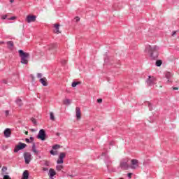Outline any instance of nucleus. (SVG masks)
<instances>
[{"mask_svg": "<svg viewBox=\"0 0 179 179\" xmlns=\"http://www.w3.org/2000/svg\"><path fill=\"white\" fill-rule=\"evenodd\" d=\"M145 52L149 54L151 59H157L159 57V46L147 45L145 49Z\"/></svg>", "mask_w": 179, "mask_h": 179, "instance_id": "f257e3e1", "label": "nucleus"}, {"mask_svg": "<svg viewBox=\"0 0 179 179\" xmlns=\"http://www.w3.org/2000/svg\"><path fill=\"white\" fill-rule=\"evenodd\" d=\"M19 56L21 58V64L27 65L29 64V58H30V54L23 51V50H18Z\"/></svg>", "mask_w": 179, "mask_h": 179, "instance_id": "f03ea898", "label": "nucleus"}, {"mask_svg": "<svg viewBox=\"0 0 179 179\" xmlns=\"http://www.w3.org/2000/svg\"><path fill=\"white\" fill-rule=\"evenodd\" d=\"M128 159H123L120 162L119 167L121 169V170H128L129 169V164H128Z\"/></svg>", "mask_w": 179, "mask_h": 179, "instance_id": "7ed1b4c3", "label": "nucleus"}, {"mask_svg": "<svg viewBox=\"0 0 179 179\" xmlns=\"http://www.w3.org/2000/svg\"><path fill=\"white\" fill-rule=\"evenodd\" d=\"M36 138L37 139H41V141H45V138H47V134H45V130L41 129Z\"/></svg>", "mask_w": 179, "mask_h": 179, "instance_id": "20e7f679", "label": "nucleus"}, {"mask_svg": "<svg viewBox=\"0 0 179 179\" xmlns=\"http://www.w3.org/2000/svg\"><path fill=\"white\" fill-rule=\"evenodd\" d=\"M27 145H26L25 143H23L22 142H20L18 143V145H15V148H14V153H17V152H19V150H22L23 149H24V148H27Z\"/></svg>", "mask_w": 179, "mask_h": 179, "instance_id": "39448f33", "label": "nucleus"}, {"mask_svg": "<svg viewBox=\"0 0 179 179\" xmlns=\"http://www.w3.org/2000/svg\"><path fill=\"white\" fill-rule=\"evenodd\" d=\"M24 159L25 163L27 164H30V162H31V160L33 159L31 153L27 152H24Z\"/></svg>", "mask_w": 179, "mask_h": 179, "instance_id": "423d86ee", "label": "nucleus"}, {"mask_svg": "<svg viewBox=\"0 0 179 179\" xmlns=\"http://www.w3.org/2000/svg\"><path fill=\"white\" fill-rule=\"evenodd\" d=\"M146 83L148 86H155L156 85V78L149 76Z\"/></svg>", "mask_w": 179, "mask_h": 179, "instance_id": "0eeeda50", "label": "nucleus"}, {"mask_svg": "<svg viewBox=\"0 0 179 179\" xmlns=\"http://www.w3.org/2000/svg\"><path fill=\"white\" fill-rule=\"evenodd\" d=\"M66 156L65 152H61L59 156V159L57 161V164H62L64 163V158Z\"/></svg>", "mask_w": 179, "mask_h": 179, "instance_id": "6e6552de", "label": "nucleus"}, {"mask_svg": "<svg viewBox=\"0 0 179 179\" xmlns=\"http://www.w3.org/2000/svg\"><path fill=\"white\" fill-rule=\"evenodd\" d=\"M37 19V17L36 15H27L25 20L27 23H31L34 22Z\"/></svg>", "mask_w": 179, "mask_h": 179, "instance_id": "1a4fd4ad", "label": "nucleus"}, {"mask_svg": "<svg viewBox=\"0 0 179 179\" xmlns=\"http://www.w3.org/2000/svg\"><path fill=\"white\" fill-rule=\"evenodd\" d=\"M138 163L139 162L137 159H131V169L135 170V169L139 166Z\"/></svg>", "mask_w": 179, "mask_h": 179, "instance_id": "9d476101", "label": "nucleus"}, {"mask_svg": "<svg viewBox=\"0 0 179 179\" xmlns=\"http://www.w3.org/2000/svg\"><path fill=\"white\" fill-rule=\"evenodd\" d=\"M76 117L77 120H80L82 118V116L80 115V108L76 107Z\"/></svg>", "mask_w": 179, "mask_h": 179, "instance_id": "9b49d317", "label": "nucleus"}, {"mask_svg": "<svg viewBox=\"0 0 179 179\" xmlns=\"http://www.w3.org/2000/svg\"><path fill=\"white\" fill-rule=\"evenodd\" d=\"M48 174H49L50 178H52L54 176L57 175V172H55V170H54L53 169H50L49 170Z\"/></svg>", "mask_w": 179, "mask_h": 179, "instance_id": "f8f14e48", "label": "nucleus"}, {"mask_svg": "<svg viewBox=\"0 0 179 179\" xmlns=\"http://www.w3.org/2000/svg\"><path fill=\"white\" fill-rule=\"evenodd\" d=\"M39 81L41 83L43 86H48V83H47V78H40Z\"/></svg>", "mask_w": 179, "mask_h": 179, "instance_id": "ddd939ff", "label": "nucleus"}, {"mask_svg": "<svg viewBox=\"0 0 179 179\" xmlns=\"http://www.w3.org/2000/svg\"><path fill=\"white\" fill-rule=\"evenodd\" d=\"M4 136L6 138H9L10 136V129H6L4 131Z\"/></svg>", "mask_w": 179, "mask_h": 179, "instance_id": "4468645a", "label": "nucleus"}, {"mask_svg": "<svg viewBox=\"0 0 179 179\" xmlns=\"http://www.w3.org/2000/svg\"><path fill=\"white\" fill-rule=\"evenodd\" d=\"M55 33H56L57 34H59V33H61L59 31V24H55Z\"/></svg>", "mask_w": 179, "mask_h": 179, "instance_id": "2eb2a0df", "label": "nucleus"}, {"mask_svg": "<svg viewBox=\"0 0 179 179\" xmlns=\"http://www.w3.org/2000/svg\"><path fill=\"white\" fill-rule=\"evenodd\" d=\"M15 103H16V104H17V106H19V107H22L23 106V102L22 101L20 98H17L15 100Z\"/></svg>", "mask_w": 179, "mask_h": 179, "instance_id": "dca6fc26", "label": "nucleus"}, {"mask_svg": "<svg viewBox=\"0 0 179 179\" xmlns=\"http://www.w3.org/2000/svg\"><path fill=\"white\" fill-rule=\"evenodd\" d=\"M22 179H29V171H24L22 173Z\"/></svg>", "mask_w": 179, "mask_h": 179, "instance_id": "f3484780", "label": "nucleus"}, {"mask_svg": "<svg viewBox=\"0 0 179 179\" xmlns=\"http://www.w3.org/2000/svg\"><path fill=\"white\" fill-rule=\"evenodd\" d=\"M32 152H34L35 155H38V150L36 149V143H33V145H32Z\"/></svg>", "mask_w": 179, "mask_h": 179, "instance_id": "a211bd4d", "label": "nucleus"}, {"mask_svg": "<svg viewBox=\"0 0 179 179\" xmlns=\"http://www.w3.org/2000/svg\"><path fill=\"white\" fill-rule=\"evenodd\" d=\"M32 152H34L35 155H38V150L36 149V143H33V145H32Z\"/></svg>", "mask_w": 179, "mask_h": 179, "instance_id": "6ab92c4d", "label": "nucleus"}, {"mask_svg": "<svg viewBox=\"0 0 179 179\" xmlns=\"http://www.w3.org/2000/svg\"><path fill=\"white\" fill-rule=\"evenodd\" d=\"M43 166H45L46 167H50L51 166V162L47 160H43Z\"/></svg>", "mask_w": 179, "mask_h": 179, "instance_id": "aec40b11", "label": "nucleus"}, {"mask_svg": "<svg viewBox=\"0 0 179 179\" xmlns=\"http://www.w3.org/2000/svg\"><path fill=\"white\" fill-rule=\"evenodd\" d=\"M145 106H148L150 111H152V110H153V106L150 103V102L149 101L145 102Z\"/></svg>", "mask_w": 179, "mask_h": 179, "instance_id": "412c9836", "label": "nucleus"}, {"mask_svg": "<svg viewBox=\"0 0 179 179\" xmlns=\"http://www.w3.org/2000/svg\"><path fill=\"white\" fill-rule=\"evenodd\" d=\"M0 44H7L8 45H13V41H8V42H6V43H5V42H3V41H0Z\"/></svg>", "mask_w": 179, "mask_h": 179, "instance_id": "4be33fe9", "label": "nucleus"}, {"mask_svg": "<svg viewBox=\"0 0 179 179\" xmlns=\"http://www.w3.org/2000/svg\"><path fill=\"white\" fill-rule=\"evenodd\" d=\"M166 79H168V82H170V78H171V72H167L165 75Z\"/></svg>", "mask_w": 179, "mask_h": 179, "instance_id": "5701e85b", "label": "nucleus"}, {"mask_svg": "<svg viewBox=\"0 0 179 179\" xmlns=\"http://www.w3.org/2000/svg\"><path fill=\"white\" fill-rule=\"evenodd\" d=\"M162 64H163V62L162 60H157L155 65L156 66H162Z\"/></svg>", "mask_w": 179, "mask_h": 179, "instance_id": "b1692460", "label": "nucleus"}, {"mask_svg": "<svg viewBox=\"0 0 179 179\" xmlns=\"http://www.w3.org/2000/svg\"><path fill=\"white\" fill-rule=\"evenodd\" d=\"M64 104H65V106H69L71 104V100L70 99H65L64 101Z\"/></svg>", "mask_w": 179, "mask_h": 179, "instance_id": "393cba45", "label": "nucleus"}, {"mask_svg": "<svg viewBox=\"0 0 179 179\" xmlns=\"http://www.w3.org/2000/svg\"><path fill=\"white\" fill-rule=\"evenodd\" d=\"M80 83L79 82H73L71 85L72 87H76V86H78V85H80Z\"/></svg>", "mask_w": 179, "mask_h": 179, "instance_id": "a878e982", "label": "nucleus"}, {"mask_svg": "<svg viewBox=\"0 0 179 179\" xmlns=\"http://www.w3.org/2000/svg\"><path fill=\"white\" fill-rule=\"evenodd\" d=\"M63 166L62 165H57L56 166V170H57V171H61V170H62Z\"/></svg>", "mask_w": 179, "mask_h": 179, "instance_id": "bb28decb", "label": "nucleus"}, {"mask_svg": "<svg viewBox=\"0 0 179 179\" xmlns=\"http://www.w3.org/2000/svg\"><path fill=\"white\" fill-rule=\"evenodd\" d=\"M50 120L52 121H55V117L54 116V113L52 112L50 113Z\"/></svg>", "mask_w": 179, "mask_h": 179, "instance_id": "cd10ccee", "label": "nucleus"}, {"mask_svg": "<svg viewBox=\"0 0 179 179\" xmlns=\"http://www.w3.org/2000/svg\"><path fill=\"white\" fill-rule=\"evenodd\" d=\"M61 145L56 144L55 145L52 146V149H54L55 150H57V149H59Z\"/></svg>", "mask_w": 179, "mask_h": 179, "instance_id": "c85d7f7f", "label": "nucleus"}, {"mask_svg": "<svg viewBox=\"0 0 179 179\" xmlns=\"http://www.w3.org/2000/svg\"><path fill=\"white\" fill-rule=\"evenodd\" d=\"M50 155H52V156H56L57 152H55L54 150H50Z\"/></svg>", "mask_w": 179, "mask_h": 179, "instance_id": "c756f323", "label": "nucleus"}, {"mask_svg": "<svg viewBox=\"0 0 179 179\" xmlns=\"http://www.w3.org/2000/svg\"><path fill=\"white\" fill-rule=\"evenodd\" d=\"M31 121L33 122V124H34V125H36V124H37V122L36 121V120L34 119V117H32V118L31 119Z\"/></svg>", "mask_w": 179, "mask_h": 179, "instance_id": "7c9ffc66", "label": "nucleus"}, {"mask_svg": "<svg viewBox=\"0 0 179 179\" xmlns=\"http://www.w3.org/2000/svg\"><path fill=\"white\" fill-rule=\"evenodd\" d=\"M37 78H38L39 79H41V78H43V74H41V73H38L37 74Z\"/></svg>", "mask_w": 179, "mask_h": 179, "instance_id": "2f4dec72", "label": "nucleus"}, {"mask_svg": "<svg viewBox=\"0 0 179 179\" xmlns=\"http://www.w3.org/2000/svg\"><path fill=\"white\" fill-rule=\"evenodd\" d=\"M6 170H8V168L6 166H3L1 171H3V173H5V171H6Z\"/></svg>", "mask_w": 179, "mask_h": 179, "instance_id": "473e14b6", "label": "nucleus"}, {"mask_svg": "<svg viewBox=\"0 0 179 179\" xmlns=\"http://www.w3.org/2000/svg\"><path fill=\"white\" fill-rule=\"evenodd\" d=\"M102 156H104L106 159H108V155H107V152H103Z\"/></svg>", "mask_w": 179, "mask_h": 179, "instance_id": "72a5a7b5", "label": "nucleus"}, {"mask_svg": "<svg viewBox=\"0 0 179 179\" xmlns=\"http://www.w3.org/2000/svg\"><path fill=\"white\" fill-rule=\"evenodd\" d=\"M3 179H12V178H10V177L8 175H4L3 176Z\"/></svg>", "mask_w": 179, "mask_h": 179, "instance_id": "f704fd0d", "label": "nucleus"}, {"mask_svg": "<svg viewBox=\"0 0 179 179\" xmlns=\"http://www.w3.org/2000/svg\"><path fill=\"white\" fill-rule=\"evenodd\" d=\"M6 17H8V15H1V19H2L3 20H5V19H6Z\"/></svg>", "mask_w": 179, "mask_h": 179, "instance_id": "c9c22d12", "label": "nucleus"}, {"mask_svg": "<svg viewBox=\"0 0 179 179\" xmlns=\"http://www.w3.org/2000/svg\"><path fill=\"white\" fill-rule=\"evenodd\" d=\"M15 19H16V17L13 16V17H10V18H8V20H15Z\"/></svg>", "mask_w": 179, "mask_h": 179, "instance_id": "e433bc0d", "label": "nucleus"}, {"mask_svg": "<svg viewBox=\"0 0 179 179\" xmlns=\"http://www.w3.org/2000/svg\"><path fill=\"white\" fill-rule=\"evenodd\" d=\"M96 101H97V103H99L100 104V103H103V99H98Z\"/></svg>", "mask_w": 179, "mask_h": 179, "instance_id": "4c0bfd02", "label": "nucleus"}, {"mask_svg": "<svg viewBox=\"0 0 179 179\" xmlns=\"http://www.w3.org/2000/svg\"><path fill=\"white\" fill-rule=\"evenodd\" d=\"M25 141L27 142V143H31V141H30V139L29 138H25Z\"/></svg>", "mask_w": 179, "mask_h": 179, "instance_id": "58836bf2", "label": "nucleus"}, {"mask_svg": "<svg viewBox=\"0 0 179 179\" xmlns=\"http://www.w3.org/2000/svg\"><path fill=\"white\" fill-rule=\"evenodd\" d=\"M43 171H48V168L43 167Z\"/></svg>", "mask_w": 179, "mask_h": 179, "instance_id": "ea45409f", "label": "nucleus"}, {"mask_svg": "<svg viewBox=\"0 0 179 179\" xmlns=\"http://www.w3.org/2000/svg\"><path fill=\"white\" fill-rule=\"evenodd\" d=\"M75 20H76V22H79V20H80V18L79 17H76Z\"/></svg>", "mask_w": 179, "mask_h": 179, "instance_id": "a19ab883", "label": "nucleus"}, {"mask_svg": "<svg viewBox=\"0 0 179 179\" xmlns=\"http://www.w3.org/2000/svg\"><path fill=\"white\" fill-rule=\"evenodd\" d=\"M5 114H6V117H8V115H9V110H6Z\"/></svg>", "mask_w": 179, "mask_h": 179, "instance_id": "79ce46f5", "label": "nucleus"}, {"mask_svg": "<svg viewBox=\"0 0 179 179\" xmlns=\"http://www.w3.org/2000/svg\"><path fill=\"white\" fill-rule=\"evenodd\" d=\"M127 176L129 177V178H131L132 177V173H129L127 174Z\"/></svg>", "mask_w": 179, "mask_h": 179, "instance_id": "37998d69", "label": "nucleus"}, {"mask_svg": "<svg viewBox=\"0 0 179 179\" xmlns=\"http://www.w3.org/2000/svg\"><path fill=\"white\" fill-rule=\"evenodd\" d=\"M62 65H65V64H66V60H62Z\"/></svg>", "mask_w": 179, "mask_h": 179, "instance_id": "c03bdc74", "label": "nucleus"}, {"mask_svg": "<svg viewBox=\"0 0 179 179\" xmlns=\"http://www.w3.org/2000/svg\"><path fill=\"white\" fill-rule=\"evenodd\" d=\"M3 83H4L5 85L8 84V81L6 80H3Z\"/></svg>", "mask_w": 179, "mask_h": 179, "instance_id": "a18cd8bd", "label": "nucleus"}, {"mask_svg": "<svg viewBox=\"0 0 179 179\" xmlns=\"http://www.w3.org/2000/svg\"><path fill=\"white\" fill-rule=\"evenodd\" d=\"M173 90H178V87H175L173 88Z\"/></svg>", "mask_w": 179, "mask_h": 179, "instance_id": "49530a36", "label": "nucleus"}, {"mask_svg": "<svg viewBox=\"0 0 179 179\" xmlns=\"http://www.w3.org/2000/svg\"><path fill=\"white\" fill-rule=\"evenodd\" d=\"M10 3H13L15 2V0H10Z\"/></svg>", "mask_w": 179, "mask_h": 179, "instance_id": "de8ad7c7", "label": "nucleus"}, {"mask_svg": "<svg viewBox=\"0 0 179 179\" xmlns=\"http://www.w3.org/2000/svg\"><path fill=\"white\" fill-rule=\"evenodd\" d=\"M29 139H30V141H34V138H33V137H30Z\"/></svg>", "mask_w": 179, "mask_h": 179, "instance_id": "09e8293b", "label": "nucleus"}, {"mask_svg": "<svg viewBox=\"0 0 179 179\" xmlns=\"http://www.w3.org/2000/svg\"><path fill=\"white\" fill-rule=\"evenodd\" d=\"M176 31H173V32L172 33V36H174V35L176 34Z\"/></svg>", "mask_w": 179, "mask_h": 179, "instance_id": "8fccbe9b", "label": "nucleus"}, {"mask_svg": "<svg viewBox=\"0 0 179 179\" xmlns=\"http://www.w3.org/2000/svg\"><path fill=\"white\" fill-rule=\"evenodd\" d=\"M105 61L106 62H107V61H108V59L107 57H105Z\"/></svg>", "mask_w": 179, "mask_h": 179, "instance_id": "3c124183", "label": "nucleus"}, {"mask_svg": "<svg viewBox=\"0 0 179 179\" xmlns=\"http://www.w3.org/2000/svg\"><path fill=\"white\" fill-rule=\"evenodd\" d=\"M31 131L32 132H34V131H36V129H31Z\"/></svg>", "mask_w": 179, "mask_h": 179, "instance_id": "603ef678", "label": "nucleus"}, {"mask_svg": "<svg viewBox=\"0 0 179 179\" xmlns=\"http://www.w3.org/2000/svg\"><path fill=\"white\" fill-rule=\"evenodd\" d=\"M57 136H59L60 134L59 133H56Z\"/></svg>", "mask_w": 179, "mask_h": 179, "instance_id": "864d4df0", "label": "nucleus"}, {"mask_svg": "<svg viewBox=\"0 0 179 179\" xmlns=\"http://www.w3.org/2000/svg\"><path fill=\"white\" fill-rule=\"evenodd\" d=\"M69 177L73 178V175H69Z\"/></svg>", "mask_w": 179, "mask_h": 179, "instance_id": "5fc2aeb1", "label": "nucleus"}, {"mask_svg": "<svg viewBox=\"0 0 179 179\" xmlns=\"http://www.w3.org/2000/svg\"><path fill=\"white\" fill-rule=\"evenodd\" d=\"M31 76L32 79H34V77H33V76Z\"/></svg>", "mask_w": 179, "mask_h": 179, "instance_id": "6e6d98bb", "label": "nucleus"}, {"mask_svg": "<svg viewBox=\"0 0 179 179\" xmlns=\"http://www.w3.org/2000/svg\"><path fill=\"white\" fill-rule=\"evenodd\" d=\"M25 134H26V135H27L28 132H27V131H26V133H25Z\"/></svg>", "mask_w": 179, "mask_h": 179, "instance_id": "4d7b16f0", "label": "nucleus"}, {"mask_svg": "<svg viewBox=\"0 0 179 179\" xmlns=\"http://www.w3.org/2000/svg\"><path fill=\"white\" fill-rule=\"evenodd\" d=\"M1 167H2V166L0 164V169H1Z\"/></svg>", "mask_w": 179, "mask_h": 179, "instance_id": "13d9d810", "label": "nucleus"}, {"mask_svg": "<svg viewBox=\"0 0 179 179\" xmlns=\"http://www.w3.org/2000/svg\"><path fill=\"white\" fill-rule=\"evenodd\" d=\"M110 145H113V143H110Z\"/></svg>", "mask_w": 179, "mask_h": 179, "instance_id": "bf43d9fd", "label": "nucleus"}, {"mask_svg": "<svg viewBox=\"0 0 179 179\" xmlns=\"http://www.w3.org/2000/svg\"><path fill=\"white\" fill-rule=\"evenodd\" d=\"M39 159H41V157H39Z\"/></svg>", "mask_w": 179, "mask_h": 179, "instance_id": "052dcab7", "label": "nucleus"}, {"mask_svg": "<svg viewBox=\"0 0 179 179\" xmlns=\"http://www.w3.org/2000/svg\"><path fill=\"white\" fill-rule=\"evenodd\" d=\"M108 179H111V178H108Z\"/></svg>", "mask_w": 179, "mask_h": 179, "instance_id": "680f3d73", "label": "nucleus"}, {"mask_svg": "<svg viewBox=\"0 0 179 179\" xmlns=\"http://www.w3.org/2000/svg\"><path fill=\"white\" fill-rule=\"evenodd\" d=\"M120 179H124V178H120Z\"/></svg>", "mask_w": 179, "mask_h": 179, "instance_id": "e2e57ef3", "label": "nucleus"}]
</instances>
